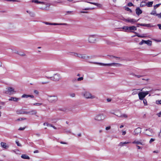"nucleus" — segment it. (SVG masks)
Instances as JSON below:
<instances>
[{"label": "nucleus", "instance_id": "f257e3e1", "mask_svg": "<svg viewBox=\"0 0 161 161\" xmlns=\"http://www.w3.org/2000/svg\"><path fill=\"white\" fill-rule=\"evenodd\" d=\"M81 95L86 99H94L96 98L95 96L92 95L89 92L84 90L81 92Z\"/></svg>", "mask_w": 161, "mask_h": 161}, {"label": "nucleus", "instance_id": "f03ea898", "mask_svg": "<svg viewBox=\"0 0 161 161\" xmlns=\"http://www.w3.org/2000/svg\"><path fill=\"white\" fill-rule=\"evenodd\" d=\"M47 100L50 103H55L58 100V97L57 96L47 94Z\"/></svg>", "mask_w": 161, "mask_h": 161}, {"label": "nucleus", "instance_id": "7ed1b4c3", "mask_svg": "<svg viewBox=\"0 0 161 161\" xmlns=\"http://www.w3.org/2000/svg\"><path fill=\"white\" fill-rule=\"evenodd\" d=\"M47 78L54 81H58L61 79V77L59 74L56 73L53 74L52 76H47Z\"/></svg>", "mask_w": 161, "mask_h": 161}, {"label": "nucleus", "instance_id": "20e7f679", "mask_svg": "<svg viewBox=\"0 0 161 161\" xmlns=\"http://www.w3.org/2000/svg\"><path fill=\"white\" fill-rule=\"evenodd\" d=\"M72 53L73 56L78 57L81 59L86 60L89 58V57L87 56L86 54L78 53L75 52H73Z\"/></svg>", "mask_w": 161, "mask_h": 161}, {"label": "nucleus", "instance_id": "39448f33", "mask_svg": "<svg viewBox=\"0 0 161 161\" xmlns=\"http://www.w3.org/2000/svg\"><path fill=\"white\" fill-rule=\"evenodd\" d=\"M106 118V116L103 113H99L97 114L94 117V120L96 121H103Z\"/></svg>", "mask_w": 161, "mask_h": 161}, {"label": "nucleus", "instance_id": "423d86ee", "mask_svg": "<svg viewBox=\"0 0 161 161\" xmlns=\"http://www.w3.org/2000/svg\"><path fill=\"white\" fill-rule=\"evenodd\" d=\"M97 35H92L89 36L88 38V41L90 43H95L97 41Z\"/></svg>", "mask_w": 161, "mask_h": 161}, {"label": "nucleus", "instance_id": "0eeeda50", "mask_svg": "<svg viewBox=\"0 0 161 161\" xmlns=\"http://www.w3.org/2000/svg\"><path fill=\"white\" fill-rule=\"evenodd\" d=\"M116 114H115V115L118 117L127 119L128 117L127 114H125L122 113L121 111L119 110H118V112H116Z\"/></svg>", "mask_w": 161, "mask_h": 161}, {"label": "nucleus", "instance_id": "6e6552de", "mask_svg": "<svg viewBox=\"0 0 161 161\" xmlns=\"http://www.w3.org/2000/svg\"><path fill=\"white\" fill-rule=\"evenodd\" d=\"M7 91L6 92V93L8 94L9 95H11L15 93L16 91L14 90V89L12 87H8L7 88Z\"/></svg>", "mask_w": 161, "mask_h": 161}, {"label": "nucleus", "instance_id": "1a4fd4ad", "mask_svg": "<svg viewBox=\"0 0 161 161\" xmlns=\"http://www.w3.org/2000/svg\"><path fill=\"white\" fill-rule=\"evenodd\" d=\"M122 19L126 22H130L131 24H133L136 22L137 21V20H136L134 19H130V18H128L127 19H125L123 18Z\"/></svg>", "mask_w": 161, "mask_h": 161}, {"label": "nucleus", "instance_id": "9d476101", "mask_svg": "<svg viewBox=\"0 0 161 161\" xmlns=\"http://www.w3.org/2000/svg\"><path fill=\"white\" fill-rule=\"evenodd\" d=\"M43 4L45 5V7H42L41 8V9L43 10H49L50 8V6L51 5V4L49 3L45 2Z\"/></svg>", "mask_w": 161, "mask_h": 161}, {"label": "nucleus", "instance_id": "9b49d317", "mask_svg": "<svg viewBox=\"0 0 161 161\" xmlns=\"http://www.w3.org/2000/svg\"><path fill=\"white\" fill-rule=\"evenodd\" d=\"M45 24L47 25H68L66 23H51L47 22H43Z\"/></svg>", "mask_w": 161, "mask_h": 161}, {"label": "nucleus", "instance_id": "f8f14e48", "mask_svg": "<svg viewBox=\"0 0 161 161\" xmlns=\"http://www.w3.org/2000/svg\"><path fill=\"white\" fill-rule=\"evenodd\" d=\"M153 132V130L151 128L146 129L145 132V133L146 135L149 136H151Z\"/></svg>", "mask_w": 161, "mask_h": 161}, {"label": "nucleus", "instance_id": "ddd939ff", "mask_svg": "<svg viewBox=\"0 0 161 161\" xmlns=\"http://www.w3.org/2000/svg\"><path fill=\"white\" fill-rule=\"evenodd\" d=\"M138 96L139 99L141 100H143L144 98L146 97L143 92H139L138 93Z\"/></svg>", "mask_w": 161, "mask_h": 161}, {"label": "nucleus", "instance_id": "4468645a", "mask_svg": "<svg viewBox=\"0 0 161 161\" xmlns=\"http://www.w3.org/2000/svg\"><path fill=\"white\" fill-rule=\"evenodd\" d=\"M132 143L136 145H145V144L142 142V140H140V141L135 140Z\"/></svg>", "mask_w": 161, "mask_h": 161}, {"label": "nucleus", "instance_id": "2eb2a0df", "mask_svg": "<svg viewBox=\"0 0 161 161\" xmlns=\"http://www.w3.org/2000/svg\"><path fill=\"white\" fill-rule=\"evenodd\" d=\"M141 132V128H137L134 131V135L137 136Z\"/></svg>", "mask_w": 161, "mask_h": 161}, {"label": "nucleus", "instance_id": "dca6fc26", "mask_svg": "<svg viewBox=\"0 0 161 161\" xmlns=\"http://www.w3.org/2000/svg\"><path fill=\"white\" fill-rule=\"evenodd\" d=\"M37 114V112L36 110H32L28 112V114L36 115Z\"/></svg>", "mask_w": 161, "mask_h": 161}, {"label": "nucleus", "instance_id": "f3484780", "mask_svg": "<svg viewBox=\"0 0 161 161\" xmlns=\"http://www.w3.org/2000/svg\"><path fill=\"white\" fill-rule=\"evenodd\" d=\"M139 25L141 26H146L147 27H151L153 26L151 25L150 24H137V27H139Z\"/></svg>", "mask_w": 161, "mask_h": 161}, {"label": "nucleus", "instance_id": "a211bd4d", "mask_svg": "<svg viewBox=\"0 0 161 161\" xmlns=\"http://www.w3.org/2000/svg\"><path fill=\"white\" fill-rule=\"evenodd\" d=\"M129 143H130V142H121L119 143L118 146L121 147L125 145L126 144H129Z\"/></svg>", "mask_w": 161, "mask_h": 161}, {"label": "nucleus", "instance_id": "6ab92c4d", "mask_svg": "<svg viewBox=\"0 0 161 161\" xmlns=\"http://www.w3.org/2000/svg\"><path fill=\"white\" fill-rule=\"evenodd\" d=\"M1 145L2 147L4 149H7L8 147V146L7 145L6 143L4 142H1Z\"/></svg>", "mask_w": 161, "mask_h": 161}, {"label": "nucleus", "instance_id": "aec40b11", "mask_svg": "<svg viewBox=\"0 0 161 161\" xmlns=\"http://www.w3.org/2000/svg\"><path fill=\"white\" fill-rule=\"evenodd\" d=\"M136 13L138 15H139L141 14L142 13V11L140 9L139 7L137 8L136 10Z\"/></svg>", "mask_w": 161, "mask_h": 161}, {"label": "nucleus", "instance_id": "412c9836", "mask_svg": "<svg viewBox=\"0 0 161 161\" xmlns=\"http://www.w3.org/2000/svg\"><path fill=\"white\" fill-rule=\"evenodd\" d=\"M139 90H140V89H134L132 90V94H131L132 95H134L137 94L138 93V91Z\"/></svg>", "mask_w": 161, "mask_h": 161}, {"label": "nucleus", "instance_id": "4be33fe9", "mask_svg": "<svg viewBox=\"0 0 161 161\" xmlns=\"http://www.w3.org/2000/svg\"><path fill=\"white\" fill-rule=\"evenodd\" d=\"M21 157L22 158L24 159H30L29 157L25 154H22L21 156Z\"/></svg>", "mask_w": 161, "mask_h": 161}, {"label": "nucleus", "instance_id": "5701e85b", "mask_svg": "<svg viewBox=\"0 0 161 161\" xmlns=\"http://www.w3.org/2000/svg\"><path fill=\"white\" fill-rule=\"evenodd\" d=\"M19 99L16 97H11L9 99V101H13L15 102L18 101Z\"/></svg>", "mask_w": 161, "mask_h": 161}, {"label": "nucleus", "instance_id": "b1692460", "mask_svg": "<svg viewBox=\"0 0 161 161\" xmlns=\"http://www.w3.org/2000/svg\"><path fill=\"white\" fill-rule=\"evenodd\" d=\"M88 3H89L93 4H94L95 5L99 7L100 8H101L102 7V5L99 3H92V2H87Z\"/></svg>", "mask_w": 161, "mask_h": 161}, {"label": "nucleus", "instance_id": "393cba45", "mask_svg": "<svg viewBox=\"0 0 161 161\" xmlns=\"http://www.w3.org/2000/svg\"><path fill=\"white\" fill-rule=\"evenodd\" d=\"M18 114H28V112L25 111H18L17 112Z\"/></svg>", "mask_w": 161, "mask_h": 161}, {"label": "nucleus", "instance_id": "a878e982", "mask_svg": "<svg viewBox=\"0 0 161 161\" xmlns=\"http://www.w3.org/2000/svg\"><path fill=\"white\" fill-rule=\"evenodd\" d=\"M122 29L125 30V31L127 32L129 31V27L124 26L122 27Z\"/></svg>", "mask_w": 161, "mask_h": 161}, {"label": "nucleus", "instance_id": "bb28decb", "mask_svg": "<svg viewBox=\"0 0 161 161\" xmlns=\"http://www.w3.org/2000/svg\"><path fill=\"white\" fill-rule=\"evenodd\" d=\"M136 30L137 28L136 26H129V31L131 30L136 31Z\"/></svg>", "mask_w": 161, "mask_h": 161}, {"label": "nucleus", "instance_id": "cd10ccee", "mask_svg": "<svg viewBox=\"0 0 161 161\" xmlns=\"http://www.w3.org/2000/svg\"><path fill=\"white\" fill-rule=\"evenodd\" d=\"M52 72L48 71L46 74L45 77L47 78V76H52Z\"/></svg>", "mask_w": 161, "mask_h": 161}, {"label": "nucleus", "instance_id": "c85d7f7f", "mask_svg": "<svg viewBox=\"0 0 161 161\" xmlns=\"http://www.w3.org/2000/svg\"><path fill=\"white\" fill-rule=\"evenodd\" d=\"M144 43L148 45L151 46L152 44V42L150 40L145 41Z\"/></svg>", "mask_w": 161, "mask_h": 161}, {"label": "nucleus", "instance_id": "c756f323", "mask_svg": "<svg viewBox=\"0 0 161 161\" xmlns=\"http://www.w3.org/2000/svg\"><path fill=\"white\" fill-rule=\"evenodd\" d=\"M130 75L134 76H135L137 78H140L143 76L142 75H137L134 73H132Z\"/></svg>", "mask_w": 161, "mask_h": 161}, {"label": "nucleus", "instance_id": "7c9ffc66", "mask_svg": "<svg viewBox=\"0 0 161 161\" xmlns=\"http://www.w3.org/2000/svg\"><path fill=\"white\" fill-rule=\"evenodd\" d=\"M15 53L19 55L20 56L22 57H24L26 56V54L24 53H19L18 51H17Z\"/></svg>", "mask_w": 161, "mask_h": 161}, {"label": "nucleus", "instance_id": "2f4dec72", "mask_svg": "<svg viewBox=\"0 0 161 161\" xmlns=\"http://www.w3.org/2000/svg\"><path fill=\"white\" fill-rule=\"evenodd\" d=\"M153 4V2H148L146 4V5L147 6H148V7H151L152 6Z\"/></svg>", "mask_w": 161, "mask_h": 161}, {"label": "nucleus", "instance_id": "473e14b6", "mask_svg": "<svg viewBox=\"0 0 161 161\" xmlns=\"http://www.w3.org/2000/svg\"><path fill=\"white\" fill-rule=\"evenodd\" d=\"M93 63L94 64H96L100 65L102 66H106L107 64H103V63Z\"/></svg>", "mask_w": 161, "mask_h": 161}, {"label": "nucleus", "instance_id": "72a5a7b5", "mask_svg": "<svg viewBox=\"0 0 161 161\" xmlns=\"http://www.w3.org/2000/svg\"><path fill=\"white\" fill-rule=\"evenodd\" d=\"M134 33H135L136 34V36H138L139 37H145V36H141L138 33L135 32H133Z\"/></svg>", "mask_w": 161, "mask_h": 161}, {"label": "nucleus", "instance_id": "f704fd0d", "mask_svg": "<svg viewBox=\"0 0 161 161\" xmlns=\"http://www.w3.org/2000/svg\"><path fill=\"white\" fill-rule=\"evenodd\" d=\"M42 104L41 103H34L33 104V105L34 106H39L42 105Z\"/></svg>", "mask_w": 161, "mask_h": 161}, {"label": "nucleus", "instance_id": "c9c22d12", "mask_svg": "<svg viewBox=\"0 0 161 161\" xmlns=\"http://www.w3.org/2000/svg\"><path fill=\"white\" fill-rule=\"evenodd\" d=\"M155 103L157 104H161V100H156Z\"/></svg>", "mask_w": 161, "mask_h": 161}, {"label": "nucleus", "instance_id": "e433bc0d", "mask_svg": "<svg viewBox=\"0 0 161 161\" xmlns=\"http://www.w3.org/2000/svg\"><path fill=\"white\" fill-rule=\"evenodd\" d=\"M142 100L143 101V103L145 105H147V100L145 99H144L143 100Z\"/></svg>", "mask_w": 161, "mask_h": 161}, {"label": "nucleus", "instance_id": "4c0bfd02", "mask_svg": "<svg viewBox=\"0 0 161 161\" xmlns=\"http://www.w3.org/2000/svg\"><path fill=\"white\" fill-rule=\"evenodd\" d=\"M22 98H27L29 97V95H27L25 94H24L22 96Z\"/></svg>", "mask_w": 161, "mask_h": 161}, {"label": "nucleus", "instance_id": "58836bf2", "mask_svg": "<svg viewBox=\"0 0 161 161\" xmlns=\"http://www.w3.org/2000/svg\"><path fill=\"white\" fill-rule=\"evenodd\" d=\"M64 132L67 133H71V131L70 130H66L65 129H64Z\"/></svg>", "mask_w": 161, "mask_h": 161}, {"label": "nucleus", "instance_id": "ea45409f", "mask_svg": "<svg viewBox=\"0 0 161 161\" xmlns=\"http://www.w3.org/2000/svg\"><path fill=\"white\" fill-rule=\"evenodd\" d=\"M83 80V77H80L78 78L77 79V81H80Z\"/></svg>", "mask_w": 161, "mask_h": 161}, {"label": "nucleus", "instance_id": "a19ab883", "mask_svg": "<svg viewBox=\"0 0 161 161\" xmlns=\"http://www.w3.org/2000/svg\"><path fill=\"white\" fill-rule=\"evenodd\" d=\"M29 14L32 17H34L35 16V14L31 12H29Z\"/></svg>", "mask_w": 161, "mask_h": 161}, {"label": "nucleus", "instance_id": "79ce46f5", "mask_svg": "<svg viewBox=\"0 0 161 161\" xmlns=\"http://www.w3.org/2000/svg\"><path fill=\"white\" fill-rule=\"evenodd\" d=\"M125 10L127 11H129L130 12H132L131 10L129 8L126 7L125 8Z\"/></svg>", "mask_w": 161, "mask_h": 161}, {"label": "nucleus", "instance_id": "37998d69", "mask_svg": "<svg viewBox=\"0 0 161 161\" xmlns=\"http://www.w3.org/2000/svg\"><path fill=\"white\" fill-rule=\"evenodd\" d=\"M45 124H47V126H51V127H52V125L51 124H48L47 123H45L43 124V125H45Z\"/></svg>", "mask_w": 161, "mask_h": 161}, {"label": "nucleus", "instance_id": "c03bdc74", "mask_svg": "<svg viewBox=\"0 0 161 161\" xmlns=\"http://www.w3.org/2000/svg\"><path fill=\"white\" fill-rule=\"evenodd\" d=\"M16 143L18 146L21 147V144L19 143L18 141H16Z\"/></svg>", "mask_w": 161, "mask_h": 161}, {"label": "nucleus", "instance_id": "a18cd8bd", "mask_svg": "<svg viewBox=\"0 0 161 161\" xmlns=\"http://www.w3.org/2000/svg\"><path fill=\"white\" fill-rule=\"evenodd\" d=\"M122 66V64L119 63H115V66L116 67H120Z\"/></svg>", "mask_w": 161, "mask_h": 161}, {"label": "nucleus", "instance_id": "49530a36", "mask_svg": "<svg viewBox=\"0 0 161 161\" xmlns=\"http://www.w3.org/2000/svg\"><path fill=\"white\" fill-rule=\"evenodd\" d=\"M160 4H158L155 5L154 6V8L156 9L157 7H159V6L160 5Z\"/></svg>", "mask_w": 161, "mask_h": 161}, {"label": "nucleus", "instance_id": "de8ad7c7", "mask_svg": "<svg viewBox=\"0 0 161 161\" xmlns=\"http://www.w3.org/2000/svg\"><path fill=\"white\" fill-rule=\"evenodd\" d=\"M155 140L154 139L151 138L149 141V143H151L153 142H154Z\"/></svg>", "mask_w": 161, "mask_h": 161}, {"label": "nucleus", "instance_id": "09e8293b", "mask_svg": "<svg viewBox=\"0 0 161 161\" xmlns=\"http://www.w3.org/2000/svg\"><path fill=\"white\" fill-rule=\"evenodd\" d=\"M34 92L37 94V95H38L39 94V92L37 91V90H34Z\"/></svg>", "mask_w": 161, "mask_h": 161}, {"label": "nucleus", "instance_id": "8fccbe9b", "mask_svg": "<svg viewBox=\"0 0 161 161\" xmlns=\"http://www.w3.org/2000/svg\"><path fill=\"white\" fill-rule=\"evenodd\" d=\"M128 6L129 7H130L133 6V4L132 3L130 2L128 3Z\"/></svg>", "mask_w": 161, "mask_h": 161}, {"label": "nucleus", "instance_id": "3c124183", "mask_svg": "<svg viewBox=\"0 0 161 161\" xmlns=\"http://www.w3.org/2000/svg\"><path fill=\"white\" fill-rule=\"evenodd\" d=\"M145 94V96L149 93V91H146L143 92Z\"/></svg>", "mask_w": 161, "mask_h": 161}, {"label": "nucleus", "instance_id": "603ef678", "mask_svg": "<svg viewBox=\"0 0 161 161\" xmlns=\"http://www.w3.org/2000/svg\"><path fill=\"white\" fill-rule=\"evenodd\" d=\"M111 127L110 126H107V127H106L105 129L106 130H110V129Z\"/></svg>", "mask_w": 161, "mask_h": 161}, {"label": "nucleus", "instance_id": "864d4df0", "mask_svg": "<svg viewBox=\"0 0 161 161\" xmlns=\"http://www.w3.org/2000/svg\"><path fill=\"white\" fill-rule=\"evenodd\" d=\"M94 8H86L84 9L85 10H92L94 9Z\"/></svg>", "mask_w": 161, "mask_h": 161}, {"label": "nucleus", "instance_id": "5fc2aeb1", "mask_svg": "<svg viewBox=\"0 0 161 161\" xmlns=\"http://www.w3.org/2000/svg\"><path fill=\"white\" fill-rule=\"evenodd\" d=\"M156 16H158V18H161V13L159 14H156Z\"/></svg>", "mask_w": 161, "mask_h": 161}, {"label": "nucleus", "instance_id": "6e6d98bb", "mask_svg": "<svg viewBox=\"0 0 161 161\" xmlns=\"http://www.w3.org/2000/svg\"><path fill=\"white\" fill-rule=\"evenodd\" d=\"M136 147L137 148V149H142V147H140V146H139L138 145H137L136 146Z\"/></svg>", "mask_w": 161, "mask_h": 161}, {"label": "nucleus", "instance_id": "4d7b16f0", "mask_svg": "<svg viewBox=\"0 0 161 161\" xmlns=\"http://www.w3.org/2000/svg\"><path fill=\"white\" fill-rule=\"evenodd\" d=\"M145 40H142L141 42L139 43L140 45H142L143 43H144Z\"/></svg>", "mask_w": 161, "mask_h": 161}, {"label": "nucleus", "instance_id": "13d9d810", "mask_svg": "<svg viewBox=\"0 0 161 161\" xmlns=\"http://www.w3.org/2000/svg\"><path fill=\"white\" fill-rule=\"evenodd\" d=\"M25 129V127L21 128L20 127L19 128V130H24Z\"/></svg>", "mask_w": 161, "mask_h": 161}, {"label": "nucleus", "instance_id": "bf43d9fd", "mask_svg": "<svg viewBox=\"0 0 161 161\" xmlns=\"http://www.w3.org/2000/svg\"><path fill=\"white\" fill-rule=\"evenodd\" d=\"M75 94L74 93H72L70 94V96L72 97H74L75 96Z\"/></svg>", "mask_w": 161, "mask_h": 161}, {"label": "nucleus", "instance_id": "052dcab7", "mask_svg": "<svg viewBox=\"0 0 161 161\" xmlns=\"http://www.w3.org/2000/svg\"><path fill=\"white\" fill-rule=\"evenodd\" d=\"M60 143L62 144H67V143L65 142H62V141L60 142Z\"/></svg>", "mask_w": 161, "mask_h": 161}, {"label": "nucleus", "instance_id": "680f3d73", "mask_svg": "<svg viewBox=\"0 0 161 161\" xmlns=\"http://www.w3.org/2000/svg\"><path fill=\"white\" fill-rule=\"evenodd\" d=\"M157 115L159 117H160L161 116V111L157 114Z\"/></svg>", "mask_w": 161, "mask_h": 161}, {"label": "nucleus", "instance_id": "e2e57ef3", "mask_svg": "<svg viewBox=\"0 0 161 161\" xmlns=\"http://www.w3.org/2000/svg\"><path fill=\"white\" fill-rule=\"evenodd\" d=\"M159 152V151L158 150L154 151L153 152V153H158Z\"/></svg>", "mask_w": 161, "mask_h": 161}, {"label": "nucleus", "instance_id": "0e129e2a", "mask_svg": "<svg viewBox=\"0 0 161 161\" xmlns=\"http://www.w3.org/2000/svg\"><path fill=\"white\" fill-rule=\"evenodd\" d=\"M49 82H42V84H45L47 83H48Z\"/></svg>", "mask_w": 161, "mask_h": 161}, {"label": "nucleus", "instance_id": "69168bd1", "mask_svg": "<svg viewBox=\"0 0 161 161\" xmlns=\"http://www.w3.org/2000/svg\"><path fill=\"white\" fill-rule=\"evenodd\" d=\"M158 26L159 27V28L161 30V24H158Z\"/></svg>", "mask_w": 161, "mask_h": 161}, {"label": "nucleus", "instance_id": "338daca9", "mask_svg": "<svg viewBox=\"0 0 161 161\" xmlns=\"http://www.w3.org/2000/svg\"><path fill=\"white\" fill-rule=\"evenodd\" d=\"M126 133V132L125 131H123L122 132V135H125Z\"/></svg>", "mask_w": 161, "mask_h": 161}, {"label": "nucleus", "instance_id": "774afa93", "mask_svg": "<svg viewBox=\"0 0 161 161\" xmlns=\"http://www.w3.org/2000/svg\"><path fill=\"white\" fill-rule=\"evenodd\" d=\"M151 14H153V15H155V14L156 15V14L155 13V11L152 12Z\"/></svg>", "mask_w": 161, "mask_h": 161}]
</instances>
